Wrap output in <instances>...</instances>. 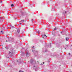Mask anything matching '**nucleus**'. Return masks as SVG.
<instances>
[{
  "mask_svg": "<svg viewBox=\"0 0 72 72\" xmlns=\"http://www.w3.org/2000/svg\"><path fill=\"white\" fill-rule=\"evenodd\" d=\"M9 55H8V56H6V58H9V56L12 57V56H13V52H10V51H9Z\"/></svg>",
  "mask_w": 72,
  "mask_h": 72,
  "instance_id": "nucleus-1",
  "label": "nucleus"
},
{
  "mask_svg": "<svg viewBox=\"0 0 72 72\" xmlns=\"http://www.w3.org/2000/svg\"><path fill=\"white\" fill-rule=\"evenodd\" d=\"M31 63L32 64H33L36 63V60H35L32 59L31 60Z\"/></svg>",
  "mask_w": 72,
  "mask_h": 72,
  "instance_id": "nucleus-2",
  "label": "nucleus"
},
{
  "mask_svg": "<svg viewBox=\"0 0 72 72\" xmlns=\"http://www.w3.org/2000/svg\"><path fill=\"white\" fill-rule=\"evenodd\" d=\"M32 51H33L34 53H35L34 55H37V54H38V51H36L35 50H32Z\"/></svg>",
  "mask_w": 72,
  "mask_h": 72,
  "instance_id": "nucleus-3",
  "label": "nucleus"
},
{
  "mask_svg": "<svg viewBox=\"0 0 72 72\" xmlns=\"http://www.w3.org/2000/svg\"><path fill=\"white\" fill-rule=\"evenodd\" d=\"M30 55V53L27 52L26 54V57H29Z\"/></svg>",
  "mask_w": 72,
  "mask_h": 72,
  "instance_id": "nucleus-4",
  "label": "nucleus"
},
{
  "mask_svg": "<svg viewBox=\"0 0 72 72\" xmlns=\"http://www.w3.org/2000/svg\"><path fill=\"white\" fill-rule=\"evenodd\" d=\"M4 19V17H0V20H1V22H3V19Z\"/></svg>",
  "mask_w": 72,
  "mask_h": 72,
  "instance_id": "nucleus-5",
  "label": "nucleus"
},
{
  "mask_svg": "<svg viewBox=\"0 0 72 72\" xmlns=\"http://www.w3.org/2000/svg\"><path fill=\"white\" fill-rule=\"evenodd\" d=\"M21 15H22V16L24 15V13L22 11H21Z\"/></svg>",
  "mask_w": 72,
  "mask_h": 72,
  "instance_id": "nucleus-6",
  "label": "nucleus"
},
{
  "mask_svg": "<svg viewBox=\"0 0 72 72\" xmlns=\"http://www.w3.org/2000/svg\"><path fill=\"white\" fill-rule=\"evenodd\" d=\"M17 32H18V33H19V32H20V29H17Z\"/></svg>",
  "mask_w": 72,
  "mask_h": 72,
  "instance_id": "nucleus-7",
  "label": "nucleus"
},
{
  "mask_svg": "<svg viewBox=\"0 0 72 72\" xmlns=\"http://www.w3.org/2000/svg\"><path fill=\"white\" fill-rule=\"evenodd\" d=\"M67 12H66L65 11H64L63 12V14H66Z\"/></svg>",
  "mask_w": 72,
  "mask_h": 72,
  "instance_id": "nucleus-8",
  "label": "nucleus"
},
{
  "mask_svg": "<svg viewBox=\"0 0 72 72\" xmlns=\"http://www.w3.org/2000/svg\"><path fill=\"white\" fill-rule=\"evenodd\" d=\"M68 40H69V38L68 37H66V41H68Z\"/></svg>",
  "mask_w": 72,
  "mask_h": 72,
  "instance_id": "nucleus-9",
  "label": "nucleus"
},
{
  "mask_svg": "<svg viewBox=\"0 0 72 72\" xmlns=\"http://www.w3.org/2000/svg\"><path fill=\"white\" fill-rule=\"evenodd\" d=\"M21 55H24V52H22L21 53Z\"/></svg>",
  "mask_w": 72,
  "mask_h": 72,
  "instance_id": "nucleus-10",
  "label": "nucleus"
},
{
  "mask_svg": "<svg viewBox=\"0 0 72 72\" xmlns=\"http://www.w3.org/2000/svg\"><path fill=\"white\" fill-rule=\"evenodd\" d=\"M10 27H11V28H14V26H12V25H11L10 26Z\"/></svg>",
  "mask_w": 72,
  "mask_h": 72,
  "instance_id": "nucleus-11",
  "label": "nucleus"
},
{
  "mask_svg": "<svg viewBox=\"0 0 72 72\" xmlns=\"http://www.w3.org/2000/svg\"><path fill=\"white\" fill-rule=\"evenodd\" d=\"M50 46H48V47L49 48H51V43H50Z\"/></svg>",
  "mask_w": 72,
  "mask_h": 72,
  "instance_id": "nucleus-12",
  "label": "nucleus"
},
{
  "mask_svg": "<svg viewBox=\"0 0 72 72\" xmlns=\"http://www.w3.org/2000/svg\"><path fill=\"white\" fill-rule=\"evenodd\" d=\"M35 70L36 71H37V70H38V69H37V68H36L35 69Z\"/></svg>",
  "mask_w": 72,
  "mask_h": 72,
  "instance_id": "nucleus-13",
  "label": "nucleus"
},
{
  "mask_svg": "<svg viewBox=\"0 0 72 72\" xmlns=\"http://www.w3.org/2000/svg\"><path fill=\"white\" fill-rule=\"evenodd\" d=\"M21 22H22V23H23L24 22V20H21Z\"/></svg>",
  "mask_w": 72,
  "mask_h": 72,
  "instance_id": "nucleus-14",
  "label": "nucleus"
},
{
  "mask_svg": "<svg viewBox=\"0 0 72 72\" xmlns=\"http://www.w3.org/2000/svg\"><path fill=\"white\" fill-rule=\"evenodd\" d=\"M11 6H12V7H13V6H14V4H12L11 5Z\"/></svg>",
  "mask_w": 72,
  "mask_h": 72,
  "instance_id": "nucleus-15",
  "label": "nucleus"
},
{
  "mask_svg": "<svg viewBox=\"0 0 72 72\" xmlns=\"http://www.w3.org/2000/svg\"><path fill=\"white\" fill-rule=\"evenodd\" d=\"M54 9L53 8L51 10V11H54Z\"/></svg>",
  "mask_w": 72,
  "mask_h": 72,
  "instance_id": "nucleus-16",
  "label": "nucleus"
},
{
  "mask_svg": "<svg viewBox=\"0 0 72 72\" xmlns=\"http://www.w3.org/2000/svg\"><path fill=\"white\" fill-rule=\"evenodd\" d=\"M19 72H24V71H21V70H20V71H19Z\"/></svg>",
  "mask_w": 72,
  "mask_h": 72,
  "instance_id": "nucleus-17",
  "label": "nucleus"
},
{
  "mask_svg": "<svg viewBox=\"0 0 72 72\" xmlns=\"http://www.w3.org/2000/svg\"><path fill=\"white\" fill-rule=\"evenodd\" d=\"M37 32L38 33H40V31H39V30H38Z\"/></svg>",
  "mask_w": 72,
  "mask_h": 72,
  "instance_id": "nucleus-18",
  "label": "nucleus"
},
{
  "mask_svg": "<svg viewBox=\"0 0 72 72\" xmlns=\"http://www.w3.org/2000/svg\"><path fill=\"white\" fill-rule=\"evenodd\" d=\"M57 30V28H55L54 29V30Z\"/></svg>",
  "mask_w": 72,
  "mask_h": 72,
  "instance_id": "nucleus-19",
  "label": "nucleus"
},
{
  "mask_svg": "<svg viewBox=\"0 0 72 72\" xmlns=\"http://www.w3.org/2000/svg\"><path fill=\"white\" fill-rule=\"evenodd\" d=\"M64 46H66L67 47H68V46L67 45H65Z\"/></svg>",
  "mask_w": 72,
  "mask_h": 72,
  "instance_id": "nucleus-20",
  "label": "nucleus"
},
{
  "mask_svg": "<svg viewBox=\"0 0 72 72\" xmlns=\"http://www.w3.org/2000/svg\"><path fill=\"white\" fill-rule=\"evenodd\" d=\"M69 55H71V54H70V53H69Z\"/></svg>",
  "mask_w": 72,
  "mask_h": 72,
  "instance_id": "nucleus-21",
  "label": "nucleus"
},
{
  "mask_svg": "<svg viewBox=\"0 0 72 72\" xmlns=\"http://www.w3.org/2000/svg\"><path fill=\"white\" fill-rule=\"evenodd\" d=\"M44 36H46V37H47V36H46V35H44Z\"/></svg>",
  "mask_w": 72,
  "mask_h": 72,
  "instance_id": "nucleus-22",
  "label": "nucleus"
},
{
  "mask_svg": "<svg viewBox=\"0 0 72 72\" xmlns=\"http://www.w3.org/2000/svg\"><path fill=\"white\" fill-rule=\"evenodd\" d=\"M47 51V50H45V52H46Z\"/></svg>",
  "mask_w": 72,
  "mask_h": 72,
  "instance_id": "nucleus-23",
  "label": "nucleus"
},
{
  "mask_svg": "<svg viewBox=\"0 0 72 72\" xmlns=\"http://www.w3.org/2000/svg\"><path fill=\"white\" fill-rule=\"evenodd\" d=\"M3 3V1H1V2H0V3Z\"/></svg>",
  "mask_w": 72,
  "mask_h": 72,
  "instance_id": "nucleus-24",
  "label": "nucleus"
},
{
  "mask_svg": "<svg viewBox=\"0 0 72 72\" xmlns=\"http://www.w3.org/2000/svg\"><path fill=\"white\" fill-rule=\"evenodd\" d=\"M56 45H57V46H58V44H56Z\"/></svg>",
  "mask_w": 72,
  "mask_h": 72,
  "instance_id": "nucleus-25",
  "label": "nucleus"
},
{
  "mask_svg": "<svg viewBox=\"0 0 72 72\" xmlns=\"http://www.w3.org/2000/svg\"><path fill=\"white\" fill-rule=\"evenodd\" d=\"M6 48H7V49H8V47H6Z\"/></svg>",
  "mask_w": 72,
  "mask_h": 72,
  "instance_id": "nucleus-26",
  "label": "nucleus"
},
{
  "mask_svg": "<svg viewBox=\"0 0 72 72\" xmlns=\"http://www.w3.org/2000/svg\"><path fill=\"white\" fill-rule=\"evenodd\" d=\"M33 67H35V65H34Z\"/></svg>",
  "mask_w": 72,
  "mask_h": 72,
  "instance_id": "nucleus-27",
  "label": "nucleus"
},
{
  "mask_svg": "<svg viewBox=\"0 0 72 72\" xmlns=\"http://www.w3.org/2000/svg\"><path fill=\"white\" fill-rule=\"evenodd\" d=\"M1 32H3V31H1Z\"/></svg>",
  "mask_w": 72,
  "mask_h": 72,
  "instance_id": "nucleus-28",
  "label": "nucleus"
},
{
  "mask_svg": "<svg viewBox=\"0 0 72 72\" xmlns=\"http://www.w3.org/2000/svg\"><path fill=\"white\" fill-rule=\"evenodd\" d=\"M40 65H42V64H41Z\"/></svg>",
  "mask_w": 72,
  "mask_h": 72,
  "instance_id": "nucleus-29",
  "label": "nucleus"
},
{
  "mask_svg": "<svg viewBox=\"0 0 72 72\" xmlns=\"http://www.w3.org/2000/svg\"><path fill=\"white\" fill-rule=\"evenodd\" d=\"M32 21H33V19H32Z\"/></svg>",
  "mask_w": 72,
  "mask_h": 72,
  "instance_id": "nucleus-30",
  "label": "nucleus"
},
{
  "mask_svg": "<svg viewBox=\"0 0 72 72\" xmlns=\"http://www.w3.org/2000/svg\"><path fill=\"white\" fill-rule=\"evenodd\" d=\"M20 24H22V23H20Z\"/></svg>",
  "mask_w": 72,
  "mask_h": 72,
  "instance_id": "nucleus-31",
  "label": "nucleus"
},
{
  "mask_svg": "<svg viewBox=\"0 0 72 72\" xmlns=\"http://www.w3.org/2000/svg\"><path fill=\"white\" fill-rule=\"evenodd\" d=\"M44 64V62H43V64Z\"/></svg>",
  "mask_w": 72,
  "mask_h": 72,
  "instance_id": "nucleus-32",
  "label": "nucleus"
},
{
  "mask_svg": "<svg viewBox=\"0 0 72 72\" xmlns=\"http://www.w3.org/2000/svg\"><path fill=\"white\" fill-rule=\"evenodd\" d=\"M7 41H8L6 40V42H7Z\"/></svg>",
  "mask_w": 72,
  "mask_h": 72,
  "instance_id": "nucleus-33",
  "label": "nucleus"
},
{
  "mask_svg": "<svg viewBox=\"0 0 72 72\" xmlns=\"http://www.w3.org/2000/svg\"><path fill=\"white\" fill-rule=\"evenodd\" d=\"M32 48H34V46H33V47H32Z\"/></svg>",
  "mask_w": 72,
  "mask_h": 72,
  "instance_id": "nucleus-34",
  "label": "nucleus"
},
{
  "mask_svg": "<svg viewBox=\"0 0 72 72\" xmlns=\"http://www.w3.org/2000/svg\"><path fill=\"white\" fill-rule=\"evenodd\" d=\"M42 38H43V39H44V37H42Z\"/></svg>",
  "mask_w": 72,
  "mask_h": 72,
  "instance_id": "nucleus-35",
  "label": "nucleus"
},
{
  "mask_svg": "<svg viewBox=\"0 0 72 72\" xmlns=\"http://www.w3.org/2000/svg\"><path fill=\"white\" fill-rule=\"evenodd\" d=\"M17 62H18V60H17Z\"/></svg>",
  "mask_w": 72,
  "mask_h": 72,
  "instance_id": "nucleus-36",
  "label": "nucleus"
},
{
  "mask_svg": "<svg viewBox=\"0 0 72 72\" xmlns=\"http://www.w3.org/2000/svg\"><path fill=\"white\" fill-rule=\"evenodd\" d=\"M65 49H66V48H65Z\"/></svg>",
  "mask_w": 72,
  "mask_h": 72,
  "instance_id": "nucleus-37",
  "label": "nucleus"
}]
</instances>
